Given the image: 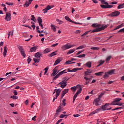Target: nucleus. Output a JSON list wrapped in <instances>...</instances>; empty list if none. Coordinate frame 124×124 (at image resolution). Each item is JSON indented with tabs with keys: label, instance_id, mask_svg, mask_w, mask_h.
<instances>
[{
	"label": "nucleus",
	"instance_id": "f257e3e1",
	"mask_svg": "<svg viewBox=\"0 0 124 124\" xmlns=\"http://www.w3.org/2000/svg\"><path fill=\"white\" fill-rule=\"evenodd\" d=\"M109 26L108 24V25H103L101 26V28H96L95 29H94L92 31V32H97V31H103L106 29Z\"/></svg>",
	"mask_w": 124,
	"mask_h": 124
},
{
	"label": "nucleus",
	"instance_id": "f03ea898",
	"mask_svg": "<svg viewBox=\"0 0 124 124\" xmlns=\"http://www.w3.org/2000/svg\"><path fill=\"white\" fill-rule=\"evenodd\" d=\"M65 79V78H63L62 81L58 84L60 85V88H62V89H63L65 88L66 86H67V80H66Z\"/></svg>",
	"mask_w": 124,
	"mask_h": 124
},
{
	"label": "nucleus",
	"instance_id": "7ed1b4c3",
	"mask_svg": "<svg viewBox=\"0 0 124 124\" xmlns=\"http://www.w3.org/2000/svg\"><path fill=\"white\" fill-rule=\"evenodd\" d=\"M120 12L118 11H115L112 12L111 14L108 15L109 17H118L120 14Z\"/></svg>",
	"mask_w": 124,
	"mask_h": 124
},
{
	"label": "nucleus",
	"instance_id": "20e7f679",
	"mask_svg": "<svg viewBox=\"0 0 124 124\" xmlns=\"http://www.w3.org/2000/svg\"><path fill=\"white\" fill-rule=\"evenodd\" d=\"M18 49L20 52L22 56H23L24 58H26V53H25V49L23 48V46H18Z\"/></svg>",
	"mask_w": 124,
	"mask_h": 124
},
{
	"label": "nucleus",
	"instance_id": "39448f33",
	"mask_svg": "<svg viewBox=\"0 0 124 124\" xmlns=\"http://www.w3.org/2000/svg\"><path fill=\"white\" fill-rule=\"evenodd\" d=\"M105 5L101 4L100 5V6L103 9H106V8H112L113 7V5H109V3L108 2L105 3Z\"/></svg>",
	"mask_w": 124,
	"mask_h": 124
},
{
	"label": "nucleus",
	"instance_id": "423d86ee",
	"mask_svg": "<svg viewBox=\"0 0 124 124\" xmlns=\"http://www.w3.org/2000/svg\"><path fill=\"white\" fill-rule=\"evenodd\" d=\"M65 19L67 21L70 22V23H74V24H76V25H82V23H77L76 22H74V21H72L71 19H70V18H69V17H68V16H65Z\"/></svg>",
	"mask_w": 124,
	"mask_h": 124
},
{
	"label": "nucleus",
	"instance_id": "0eeeda50",
	"mask_svg": "<svg viewBox=\"0 0 124 124\" xmlns=\"http://www.w3.org/2000/svg\"><path fill=\"white\" fill-rule=\"evenodd\" d=\"M5 20H6V21H7V22H9V21H10V20H11V13H6V16L5 17Z\"/></svg>",
	"mask_w": 124,
	"mask_h": 124
},
{
	"label": "nucleus",
	"instance_id": "6e6552de",
	"mask_svg": "<svg viewBox=\"0 0 124 124\" xmlns=\"http://www.w3.org/2000/svg\"><path fill=\"white\" fill-rule=\"evenodd\" d=\"M102 96L100 95H99L98 98H97L94 100V102H95V105L96 106H98L100 105V103L99 104V101H100V99L101 98Z\"/></svg>",
	"mask_w": 124,
	"mask_h": 124
},
{
	"label": "nucleus",
	"instance_id": "1a4fd4ad",
	"mask_svg": "<svg viewBox=\"0 0 124 124\" xmlns=\"http://www.w3.org/2000/svg\"><path fill=\"white\" fill-rule=\"evenodd\" d=\"M121 100H122V98H115L112 103V105H117L118 104V103L117 102H119V101H121Z\"/></svg>",
	"mask_w": 124,
	"mask_h": 124
},
{
	"label": "nucleus",
	"instance_id": "9d476101",
	"mask_svg": "<svg viewBox=\"0 0 124 124\" xmlns=\"http://www.w3.org/2000/svg\"><path fill=\"white\" fill-rule=\"evenodd\" d=\"M51 8H53V7H51L50 5H47L46 8L43 10V13H47L48 12V10H50Z\"/></svg>",
	"mask_w": 124,
	"mask_h": 124
},
{
	"label": "nucleus",
	"instance_id": "9b49d317",
	"mask_svg": "<svg viewBox=\"0 0 124 124\" xmlns=\"http://www.w3.org/2000/svg\"><path fill=\"white\" fill-rule=\"evenodd\" d=\"M70 48H71V46L68 45V44H67L62 47V48L63 49V50H67V49H70Z\"/></svg>",
	"mask_w": 124,
	"mask_h": 124
},
{
	"label": "nucleus",
	"instance_id": "f8f14e48",
	"mask_svg": "<svg viewBox=\"0 0 124 124\" xmlns=\"http://www.w3.org/2000/svg\"><path fill=\"white\" fill-rule=\"evenodd\" d=\"M32 0H29L28 1H27L25 3V4H24V7H29V6H30V4H31V2L32 1Z\"/></svg>",
	"mask_w": 124,
	"mask_h": 124
},
{
	"label": "nucleus",
	"instance_id": "ddd939ff",
	"mask_svg": "<svg viewBox=\"0 0 124 124\" xmlns=\"http://www.w3.org/2000/svg\"><path fill=\"white\" fill-rule=\"evenodd\" d=\"M32 0H29L28 1H27L25 3V4H24V7H29V6H30V4H31V2L32 1Z\"/></svg>",
	"mask_w": 124,
	"mask_h": 124
},
{
	"label": "nucleus",
	"instance_id": "4468645a",
	"mask_svg": "<svg viewBox=\"0 0 124 124\" xmlns=\"http://www.w3.org/2000/svg\"><path fill=\"white\" fill-rule=\"evenodd\" d=\"M100 111H101V108H98V109L94 110L92 112L90 113L89 114V116H92V115H94V114H96V113H97Z\"/></svg>",
	"mask_w": 124,
	"mask_h": 124
},
{
	"label": "nucleus",
	"instance_id": "2eb2a0df",
	"mask_svg": "<svg viewBox=\"0 0 124 124\" xmlns=\"http://www.w3.org/2000/svg\"><path fill=\"white\" fill-rule=\"evenodd\" d=\"M61 62H62V58H59L57 59L54 62V65H57V64H59V63H60Z\"/></svg>",
	"mask_w": 124,
	"mask_h": 124
},
{
	"label": "nucleus",
	"instance_id": "dca6fc26",
	"mask_svg": "<svg viewBox=\"0 0 124 124\" xmlns=\"http://www.w3.org/2000/svg\"><path fill=\"white\" fill-rule=\"evenodd\" d=\"M62 92V90L61 89H56V98H57L58 96L60 95L61 92Z\"/></svg>",
	"mask_w": 124,
	"mask_h": 124
},
{
	"label": "nucleus",
	"instance_id": "f3484780",
	"mask_svg": "<svg viewBox=\"0 0 124 124\" xmlns=\"http://www.w3.org/2000/svg\"><path fill=\"white\" fill-rule=\"evenodd\" d=\"M109 106V104H106L105 105L102 106L101 110H103V111H105L106 110V108Z\"/></svg>",
	"mask_w": 124,
	"mask_h": 124
},
{
	"label": "nucleus",
	"instance_id": "a211bd4d",
	"mask_svg": "<svg viewBox=\"0 0 124 124\" xmlns=\"http://www.w3.org/2000/svg\"><path fill=\"white\" fill-rule=\"evenodd\" d=\"M58 68H59V66H57L55 67L54 69H53V71L55 72V73L57 74V73H59L60 71H61V70H59Z\"/></svg>",
	"mask_w": 124,
	"mask_h": 124
},
{
	"label": "nucleus",
	"instance_id": "6ab92c4d",
	"mask_svg": "<svg viewBox=\"0 0 124 124\" xmlns=\"http://www.w3.org/2000/svg\"><path fill=\"white\" fill-rule=\"evenodd\" d=\"M35 57L36 58H37L38 59H40V57H42V54H41L39 52H37L35 53Z\"/></svg>",
	"mask_w": 124,
	"mask_h": 124
},
{
	"label": "nucleus",
	"instance_id": "aec40b11",
	"mask_svg": "<svg viewBox=\"0 0 124 124\" xmlns=\"http://www.w3.org/2000/svg\"><path fill=\"white\" fill-rule=\"evenodd\" d=\"M6 53H7V47L5 46L4 47V51H3V56L5 57L6 56Z\"/></svg>",
	"mask_w": 124,
	"mask_h": 124
},
{
	"label": "nucleus",
	"instance_id": "412c9836",
	"mask_svg": "<svg viewBox=\"0 0 124 124\" xmlns=\"http://www.w3.org/2000/svg\"><path fill=\"white\" fill-rule=\"evenodd\" d=\"M84 73L86 76H88V75H90V73H92V70L88 69L87 71H85Z\"/></svg>",
	"mask_w": 124,
	"mask_h": 124
},
{
	"label": "nucleus",
	"instance_id": "4be33fe9",
	"mask_svg": "<svg viewBox=\"0 0 124 124\" xmlns=\"http://www.w3.org/2000/svg\"><path fill=\"white\" fill-rule=\"evenodd\" d=\"M80 93H79V92H77L74 95V97H73V102L74 103V101H75V100L76 99V97H77V96H78V94H79Z\"/></svg>",
	"mask_w": 124,
	"mask_h": 124
},
{
	"label": "nucleus",
	"instance_id": "5701e85b",
	"mask_svg": "<svg viewBox=\"0 0 124 124\" xmlns=\"http://www.w3.org/2000/svg\"><path fill=\"white\" fill-rule=\"evenodd\" d=\"M80 93H79V92H77L74 95V97H73V102L74 103V101H75V100L76 99V97H77V96H78V94H79Z\"/></svg>",
	"mask_w": 124,
	"mask_h": 124
},
{
	"label": "nucleus",
	"instance_id": "b1692460",
	"mask_svg": "<svg viewBox=\"0 0 124 124\" xmlns=\"http://www.w3.org/2000/svg\"><path fill=\"white\" fill-rule=\"evenodd\" d=\"M80 93H79V92H77L74 95V97H73V102L74 103V101H75V100L76 99V97H77V96H78V94H79Z\"/></svg>",
	"mask_w": 124,
	"mask_h": 124
},
{
	"label": "nucleus",
	"instance_id": "393cba45",
	"mask_svg": "<svg viewBox=\"0 0 124 124\" xmlns=\"http://www.w3.org/2000/svg\"><path fill=\"white\" fill-rule=\"evenodd\" d=\"M80 93H79V92H77L74 95V97H73V102L74 103V101H75V100L76 99V97H77V96H78V94H79Z\"/></svg>",
	"mask_w": 124,
	"mask_h": 124
},
{
	"label": "nucleus",
	"instance_id": "a878e982",
	"mask_svg": "<svg viewBox=\"0 0 124 124\" xmlns=\"http://www.w3.org/2000/svg\"><path fill=\"white\" fill-rule=\"evenodd\" d=\"M92 27L93 28H99V27H101V24H96L94 23L92 24Z\"/></svg>",
	"mask_w": 124,
	"mask_h": 124
},
{
	"label": "nucleus",
	"instance_id": "bb28decb",
	"mask_svg": "<svg viewBox=\"0 0 124 124\" xmlns=\"http://www.w3.org/2000/svg\"><path fill=\"white\" fill-rule=\"evenodd\" d=\"M56 53H57V51H54V52L51 53V54H49L48 55V56L50 57V58H52V57H54V56H56V55H57V54Z\"/></svg>",
	"mask_w": 124,
	"mask_h": 124
},
{
	"label": "nucleus",
	"instance_id": "cd10ccee",
	"mask_svg": "<svg viewBox=\"0 0 124 124\" xmlns=\"http://www.w3.org/2000/svg\"><path fill=\"white\" fill-rule=\"evenodd\" d=\"M37 49V48H36V47L35 46H33L32 47L31 49H30V51L31 52H35L36 51V49Z\"/></svg>",
	"mask_w": 124,
	"mask_h": 124
},
{
	"label": "nucleus",
	"instance_id": "c85d7f7f",
	"mask_svg": "<svg viewBox=\"0 0 124 124\" xmlns=\"http://www.w3.org/2000/svg\"><path fill=\"white\" fill-rule=\"evenodd\" d=\"M78 87H79V88L78 89V92L79 93H81V92H82V87H81V85H78Z\"/></svg>",
	"mask_w": 124,
	"mask_h": 124
},
{
	"label": "nucleus",
	"instance_id": "c756f323",
	"mask_svg": "<svg viewBox=\"0 0 124 124\" xmlns=\"http://www.w3.org/2000/svg\"><path fill=\"white\" fill-rule=\"evenodd\" d=\"M75 52V49H70L68 52L67 53V55H69V54H72V53H74Z\"/></svg>",
	"mask_w": 124,
	"mask_h": 124
},
{
	"label": "nucleus",
	"instance_id": "7c9ffc66",
	"mask_svg": "<svg viewBox=\"0 0 124 124\" xmlns=\"http://www.w3.org/2000/svg\"><path fill=\"white\" fill-rule=\"evenodd\" d=\"M60 76H61V75L59 73L55 77L53 78V81H55V80H57V79H58V78H59Z\"/></svg>",
	"mask_w": 124,
	"mask_h": 124
},
{
	"label": "nucleus",
	"instance_id": "2f4dec72",
	"mask_svg": "<svg viewBox=\"0 0 124 124\" xmlns=\"http://www.w3.org/2000/svg\"><path fill=\"white\" fill-rule=\"evenodd\" d=\"M31 21H33V22L36 23V18H35L34 15L31 16Z\"/></svg>",
	"mask_w": 124,
	"mask_h": 124
},
{
	"label": "nucleus",
	"instance_id": "473e14b6",
	"mask_svg": "<svg viewBox=\"0 0 124 124\" xmlns=\"http://www.w3.org/2000/svg\"><path fill=\"white\" fill-rule=\"evenodd\" d=\"M86 65L87 66V67L91 68V67H92V63H91V62H88L86 63Z\"/></svg>",
	"mask_w": 124,
	"mask_h": 124
},
{
	"label": "nucleus",
	"instance_id": "72a5a7b5",
	"mask_svg": "<svg viewBox=\"0 0 124 124\" xmlns=\"http://www.w3.org/2000/svg\"><path fill=\"white\" fill-rule=\"evenodd\" d=\"M49 52H51V49L50 48H46L44 51V54H47V53H49Z\"/></svg>",
	"mask_w": 124,
	"mask_h": 124
},
{
	"label": "nucleus",
	"instance_id": "f704fd0d",
	"mask_svg": "<svg viewBox=\"0 0 124 124\" xmlns=\"http://www.w3.org/2000/svg\"><path fill=\"white\" fill-rule=\"evenodd\" d=\"M59 74L61 75H62V74H64V73H67V70H64L60 72L59 73Z\"/></svg>",
	"mask_w": 124,
	"mask_h": 124
},
{
	"label": "nucleus",
	"instance_id": "c9c22d12",
	"mask_svg": "<svg viewBox=\"0 0 124 124\" xmlns=\"http://www.w3.org/2000/svg\"><path fill=\"white\" fill-rule=\"evenodd\" d=\"M33 61L35 63H38L40 61V59H36V58H33Z\"/></svg>",
	"mask_w": 124,
	"mask_h": 124
},
{
	"label": "nucleus",
	"instance_id": "e433bc0d",
	"mask_svg": "<svg viewBox=\"0 0 124 124\" xmlns=\"http://www.w3.org/2000/svg\"><path fill=\"white\" fill-rule=\"evenodd\" d=\"M97 124H106L105 122H102L101 120L98 119L97 121Z\"/></svg>",
	"mask_w": 124,
	"mask_h": 124
},
{
	"label": "nucleus",
	"instance_id": "4c0bfd02",
	"mask_svg": "<svg viewBox=\"0 0 124 124\" xmlns=\"http://www.w3.org/2000/svg\"><path fill=\"white\" fill-rule=\"evenodd\" d=\"M37 21L39 24H42V19H41V17H38Z\"/></svg>",
	"mask_w": 124,
	"mask_h": 124
},
{
	"label": "nucleus",
	"instance_id": "58836bf2",
	"mask_svg": "<svg viewBox=\"0 0 124 124\" xmlns=\"http://www.w3.org/2000/svg\"><path fill=\"white\" fill-rule=\"evenodd\" d=\"M51 29L54 31H57V28H56V26L53 25H51Z\"/></svg>",
	"mask_w": 124,
	"mask_h": 124
},
{
	"label": "nucleus",
	"instance_id": "ea45409f",
	"mask_svg": "<svg viewBox=\"0 0 124 124\" xmlns=\"http://www.w3.org/2000/svg\"><path fill=\"white\" fill-rule=\"evenodd\" d=\"M103 74V72H100L98 73H95V75H96V76H101Z\"/></svg>",
	"mask_w": 124,
	"mask_h": 124
},
{
	"label": "nucleus",
	"instance_id": "a19ab883",
	"mask_svg": "<svg viewBox=\"0 0 124 124\" xmlns=\"http://www.w3.org/2000/svg\"><path fill=\"white\" fill-rule=\"evenodd\" d=\"M67 93H68V89H65L62 92V93H63L64 94H66Z\"/></svg>",
	"mask_w": 124,
	"mask_h": 124
},
{
	"label": "nucleus",
	"instance_id": "79ce46f5",
	"mask_svg": "<svg viewBox=\"0 0 124 124\" xmlns=\"http://www.w3.org/2000/svg\"><path fill=\"white\" fill-rule=\"evenodd\" d=\"M124 4H121L117 7L118 9H122V8H124Z\"/></svg>",
	"mask_w": 124,
	"mask_h": 124
},
{
	"label": "nucleus",
	"instance_id": "37998d69",
	"mask_svg": "<svg viewBox=\"0 0 124 124\" xmlns=\"http://www.w3.org/2000/svg\"><path fill=\"white\" fill-rule=\"evenodd\" d=\"M85 46H81L76 48V50H81V49H84Z\"/></svg>",
	"mask_w": 124,
	"mask_h": 124
},
{
	"label": "nucleus",
	"instance_id": "c03bdc74",
	"mask_svg": "<svg viewBox=\"0 0 124 124\" xmlns=\"http://www.w3.org/2000/svg\"><path fill=\"white\" fill-rule=\"evenodd\" d=\"M86 57V54H80L77 56V58H85Z\"/></svg>",
	"mask_w": 124,
	"mask_h": 124
},
{
	"label": "nucleus",
	"instance_id": "a18cd8bd",
	"mask_svg": "<svg viewBox=\"0 0 124 124\" xmlns=\"http://www.w3.org/2000/svg\"><path fill=\"white\" fill-rule=\"evenodd\" d=\"M56 21H57V22H58V24H59V25H62V24L63 23V21H62L59 19H56Z\"/></svg>",
	"mask_w": 124,
	"mask_h": 124
},
{
	"label": "nucleus",
	"instance_id": "49530a36",
	"mask_svg": "<svg viewBox=\"0 0 124 124\" xmlns=\"http://www.w3.org/2000/svg\"><path fill=\"white\" fill-rule=\"evenodd\" d=\"M109 74L108 72H106L105 75L104 76V78H106L107 77H109Z\"/></svg>",
	"mask_w": 124,
	"mask_h": 124
},
{
	"label": "nucleus",
	"instance_id": "de8ad7c7",
	"mask_svg": "<svg viewBox=\"0 0 124 124\" xmlns=\"http://www.w3.org/2000/svg\"><path fill=\"white\" fill-rule=\"evenodd\" d=\"M115 71V69L111 70L108 72L109 75H112L114 73V72Z\"/></svg>",
	"mask_w": 124,
	"mask_h": 124
},
{
	"label": "nucleus",
	"instance_id": "09e8293b",
	"mask_svg": "<svg viewBox=\"0 0 124 124\" xmlns=\"http://www.w3.org/2000/svg\"><path fill=\"white\" fill-rule=\"evenodd\" d=\"M112 58V56H109L107 58V59H106V62H109V61H110V60H111V58Z\"/></svg>",
	"mask_w": 124,
	"mask_h": 124
},
{
	"label": "nucleus",
	"instance_id": "8fccbe9b",
	"mask_svg": "<svg viewBox=\"0 0 124 124\" xmlns=\"http://www.w3.org/2000/svg\"><path fill=\"white\" fill-rule=\"evenodd\" d=\"M92 50H96L98 51V50H99V47H92L91 48Z\"/></svg>",
	"mask_w": 124,
	"mask_h": 124
},
{
	"label": "nucleus",
	"instance_id": "3c124183",
	"mask_svg": "<svg viewBox=\"0 0 124 124\" xmlns=\"http://www.w3.org/2000/svg\"><path fill=\"white\" fill-rule=\"evenodd\" d=\"M71 90L73 91V92H76V90H77V88L76 86H74L71 88Z\"/></svg>",
	"mask_w": 124,
	"mask_h": 124
},
{
	"label": "nucleus",
	"instance_id": "603ef678",
	"mask_svg": "<svg viewBox=\"0 0 124 124\" xmlns=\"http://www.w3.org/2000/svg\"><path fill=\"white\" fill-rule=\"evenodd\" d=\"M104 62H105V61L100 60L98 62V63L100 64V65H102Z\"/></svg>",
	"mask_w": 124,
	"mask_h": 124
},
{
	"label": "nucleus",
	"instance_id": "864d4df0",
	"mask_svg": "<svg viewBox=\"0 0 124 124\" xmlns=\"http://www.w3.org/2000/svg\"><path fill=\"white\" fill-rule=\"evenodd\" d=\"M95 41H98V42H99L101 41V38L100 37H97L95 38Z\"/></svg>",
	"mask_w": 124,
	"mask_h": 124
},
{
	"label": "nucleus",
	"instance_id": "5fc2aeb1",
	"mask_svg": "<svg viewBox=\"0 0 124 124\" xmlns=\"http://www.w3.org/2000/svg\"><path fill=\"white\" fill-rule=\"evenodd\" d=\"M11 98H13V99H18V96L15 95L11 96Z\"/></svg>",
	"mask_w": 124,
	"mask_h": 124
},
{
	"label": "nucleus",
	"instance_id": "6e6d98bb",
	"mask_svg": "<svg viewBox=\"0 0 124 124\" xmlns=\"http://www.w3.org/2000/svg\"><path fill=\"white\" fill-rule=\"evenodd\" d=\"M27 62H28V64H30V62H31V57H28V58L27 59Z\"/></svg>",
	"mask_w": 124,
	"mask_h": 124
},
{
	"label": "nucleus",
	"instance_id": "4d7b16f0",
	"mask_svg": "<svg viewBox=\"0 0 124 124\" xmlns=\"http://www.w3.org/2000/svg\"><path fill=\"white\" fill-rule=\"evenodd\" d=\"M65 101H66V100L65 99H64L62 101L63 106H65V105H66V103H65Z\"/></svg>",
	"mask_w": 124,
	"mask_h": 124
},
{
	"label": "nucleus",
	"instance_id": "13d9d810",
	"mask_svg": "<svg viewBox=\"0 0 124 124\" xmlns=\"http://www.w3.org/2000/svg\"><path fill=\"white\" fill-rule=\"evenodd\" d=\"M78 70V68H75L72 70V72H76Z\"/></svg>",
	"mask_w": 124,
	"mask_h": 124
},
{
	"label": "nucleus",
	"instance_id": "bf43d9fd",
	"mask_svg": "<svg viewBox=\"0 0 124 124\" xmlns=\"http://www.w3.org/2000/svg\"><path fill=\"white\" fill-rule=\"evenodd\" d=\"M90 31H87L86 32H85V33H84L81 36H84V35H86V34H88V33H89V32H90Z\"/></svg>",
	"mask_w": 124,
	"mask_h": 124
},
{
	"label": "nucleus",
	"instance_id": "052dcab7",
	"mask_svg": "<svg viewBox=\"0 0 124 124\" xmlns=\"http://www.w3.org/2000/svg\"><path fill=\"white\" fill-rule=\"evenodd\" d=\"M67 115H63V114H61L59 118H60V119H62V118H63L64 117H66Z\"/></svg>",
	"mask_w": 124,
	"mask_h": 124
},
{
	"label": "nucleus",
	"instance_id": "680f3d73",
	"mask_svg": "<svg viewBox=\"0 0 124 124\" xmlns=\"http://www.w3.org/2000/svg\"><path fill=\"white\" fill-rule=\"evenodd\" d=\"M71 60H68V61H67L65 63L66 64H70V63H71Z\"/></svg>",
	"mask_w": 124,
	"mask_h": 124
},
{
	"label": "nucleus",
	"instance_id": "e2e57ef3",
	"mask_svg": "<svg viewBox=\"0 0 124 124\" xmlns=\"http://www.w3.org/2000/svg\"><path fill=\"white\" fill-rule=\"evenodd\" d=\"M101 1V3H102V4H105L106 2H105V0H99Z\"/></svg>",
	"mask_w": 124,
	"mask_h": 124
},
{
	"label": "nucleus",
	"instance_id": "0e129e2a",
	"mask_svg": "<svg viewBox=\"0 0 124 124\" xmlns=\"http://www.w3.org/2000/svg\"><path fill=\"white\" fill-rule=\"evenodd\" d=\"M14 94L15 95H18V92H17V91L14 90Z\"/></svg>",
	"mask_w": 124,
	"mask_h": 124
},
{
	"label": "nucleus",
	"instance_id": "69168bd1",
	"mask_svg": "<svg viewBox=\"0 0 124 124\" xmlns=\"http://www.w3.org/2000/svg\"><path fill=\"white\" fill-rule=\"evenodd\" d=\"M124 103H117V105H118V106H123V105H124Z\"/></svg>",
	"mask_w": 124,
	"mask_h": 124
},
{
	"label": "nucleus",
	"instance_id": "338daca9",
	"mask_svg": "<svg viewBox=\"0 0 124 124\" xmlns=\"http://www.w3.org/2000/svg\"><path fill=\"white\" fill-rule=\"evenodd\" d=\"M118 32H124V28L119 30Z\"/></svg>",
	"mask_w": 124,
	"mask_h": 124
},
{
	"label": "nucleus",
	"instance_id": "774afa93",
	"mask_svg": "<svg viewBox=\"0 0 124 124\" xmlns=\"http://www.w3.org/2000/svg\"><path fill=\"white\" fill-rule=\"evenodd\" d=\"M119 27L121 28H123V27H124V23H122L121 25H119Z\"/></svg>",
	"mask_w": 124,
	"mask_h": 124
}]
</instances>
